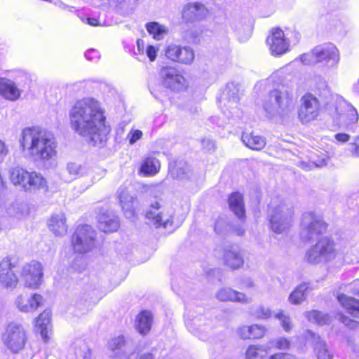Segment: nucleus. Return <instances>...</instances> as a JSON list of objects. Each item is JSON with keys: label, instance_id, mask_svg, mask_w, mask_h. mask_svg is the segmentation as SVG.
<instances>
[{"label": "nucleus", "instance_id": "1", "mask_svg": "<svg viewBox=\"0 0 359 359\" xmlns=\"http://www.w3.org/2000/svg\"><path fill=\"white\" fill-rule=\"evenodd\" d=\"M69 118L72 128L88 137L94 146L101 147L107 140L110 127L99 101L91 97L76 101L69 111Z\"/></svg>", "mask_w": 359, "mask_h": 359}, {"label": "nucleus", "instance_id": "2", "mask_svg": "<svg viewBox=\"0 0 359 359\" xmlns=\"http://www.w3.org/2000/svg\"><path fill=\"white\" fill-rule=\"evenodd\" d=\"M20 147L26 158L42 163L57 156V142L50 131L39 127L24 128L19 137Z\"/></svg>", "mask_w": 359, "mask_h": 359}, {"label": "nucleus", "instance_id": "3", "mask_svg": "<svg viewBox=\"0 0 359 359\" xmlns=\"http://www.w3.org/2000/svg\"><path fill=\"white\" fill-rule=\"evenodd\" d=\"M316 94L306 93L301 98V106L298 116L302 123H309L315 120L319 115L320 104L327 103L330 92L325 83H321L316 91Z\"/></svg>", "mask_w": 359, "mask_h": 359}, {"label": "nucleus", "instance_id": "4", "mask_svg": "<svg viewBox=\"0 0 359 359\" xmlns=\"http://www.w3.org/2000/svg\"><path fill=\"white\" fill-rule=\"evenodd\" d=\"M10 179L15 186H20L25 191L41 190L48 191L46 180L36 171H29L22 167L16 166L10 170Z\"/></svg>", "mask_w": 359, "mask_h": 359}, {"label": "nucleus", "instance_id": "5", "mask_svg": "<svg viewBox=\"0 0 359 359\" xmlns=\"http://www.w3.org/2000/svg\"><path fill=\"white\" fill-rule=\"evenodd\" d=\"M292 95L284 85L278 86L271 90L268 97L264 101L263 108L269 118L285 114L292 103Z\"/></svg>", "mask_w": 359, "mask_h": 359}, {"label": "nucleus", "instance_id": "6", "mask_svg": "<svg viewBox=\"0 0 359 359\" xmlns=\"http://www.w3.org/2000/svg\"><path fill=\"white\" fill-rule=\"evenodd\" d=\"M292 210L283 201H271L269 205L268 217L271 230L276 233L285 232L291 226Z\"/></svg>", "mask_w": 359, "mask_h": 359}, {"label": "nucleus", "instance_id": "7", "mask_svg": "<svg viewBox=\"0 0 359 359\" xmlns=\"http://www.w3.org/2000/svg\"><path fill=\"white\" fill-rule=\"evenodd\" d=\"M336 256L334 243L328 237L320 239L305 254V260L311 264L327 263Z\"/></svg>", "mask_w": 359, "mask_h": 359}, {"label": "nucleus", "instance_id": "8", "mask_svg": "<svg viewBox=\"0 0 359 359\" xmlns=\"http://www.w3.org/2000/svg\"><path fill=\"white\" fill-rule=\"evenodd\" d=\"M327 229L326 224L319 215L307 212L302 215L300 238L304 242L317 239Z\"/></svg>", "mask_w": 359, "mask_h": 359}, {"label": "nucleus", "instance_id": "9", "mask_svg": "<svg viewBox=\"0 0 359 359\" xmlns=\"http://www.w3.org/2000/svg\"><path fill=\"white\" fill-rule=\"evenodd\" d=\"M72 243L76 253L84 254L90 252L98 245L96 231L90 225H79L72 236Z\"/></svg>", "mask_w": 359, "mask_h": 359}, {"label": "nucleus", "instance_id": "10", "mask_svg": "<svg viewBox=\"0 0 359 359\" xmlns=\"http://www.w3.org/2000/svg\"><path fill=\"white\" fill-rule=\"evenodd\" d=\"M238 88L234 83H229L219 99V107L228 119L240 118L242 112L238 108Z\"/></svg>", "mask_w": 359, "mask_h": 359}, {"label": "nucleus", "instance_id": "11", "mask_svg": "<svg viewBox=\"0 0 359 359\" xmlns=\"http://www.w3.org/2000/svg\"><path fill=\"white\" fill-rule=\"evenodd\" d=\"M2 341L11 352L18 353L25 347L27 341L25 330L20 323L12 322L2 334Z\"/></svg>", "mask_w": 359, "mask_h": 359}, {"label": "nucleus", "instance_id": "12", "mask_svg": "<svg viewBox=\"0 0 359 359\" xmlns=\"http://www.w3.org/2000/svg\"><path fill=\"white\" fill-rule=\"evenodd\" d=\"M43 267L40 262L32 260L25 264L21 271V276L27 287L38 288L43 278Z\"/></svg>", "mask_w": 359, "mask_h": 359}, {"label": "nucleus", "instance_id": "13", "mask_svg": "<svg viewBox=\"0 0 359 359\" xmlns=\"http://www.w3.org/2000/svg\"><path fill=\"white\" fill-rule=\"evenodd\" d=\"M146 217L152 221L156 228L166 229L172 225V214L165 210L158 201L150 205L149 209L146 212Z\"/></svg>", "mask_w": 359, "mask_h": 359}, {"label": "nucleus", "instance_id": "14", "mask_svg": "<svg viewBox=\"0 0 359 359\" xmlns=\"http://www.w3.org/2000/svg\"><path fill=\"white\" fill-rule=\"evenodd\" d=\"M165 56L173 62L191 65L195 58V53L189 46H182L171 43L165 49Z\"/></svg>", "mask_w": 359, "mask_h": 359}, {"label": "nucleus", "instance_id": "15", "mask_svg": "<svg viewBox=\"0 0 359 359\" xmlns=\"http://www.w3.org/2000/svg\"><path fill=\"white\" fill-rule=\"evenodd\" d=\"M266 43L273 55H281L289 50L290 41L280 28L271 30V34L266 39Z\"/></svg>", "mask_w": 359, "mask_h": 359}, {"label": "nucleus", "instance_id": "16", "mask_svg": "<svg viewBox=\"0 0 359 359\" xmlns=\"http://www.w3.org/2000/svg\"><path fill=\"white\" fill-rule=\"evenodd\" d=\"M317 62H324L328 67H334L339 61V53L333 43H326L314 48Z\"/></svg>", "mask_w": 359, "mask_h": 359}, {"label": "nucleus", "instance_id": "17", "mask_svg": "<svg viewBox=\"0 0 359 359\" xmlns=\"http://www.w3.org/2000/svg\"><path fill=\"white\" fill-rule=\"evenodd\" d=\"M160 76L163 86L172 90H181L184 84L183 76L175 68L165 67L161 69Z\"/></svg>", "mask_w": 359, "mask_h": 359}, {"label": "nucleus", "instance_id": "18", "mask_svg": "<svg viewBox=\"0 0 359 359\" xmlns=\"http://www.w3.org/2000/svg\"><path fill=\"white\" fill-rule=\"evenodd\" d=\"M15 264L11 262V258L6 257L0 263V282L7 289H14L18 283V278L13 269Z\"/></svg>", "mask_w": 359, "mask_h": 359}, {"label": "nucleus", "instance_id": "19", "mask_svg": "<svg viewBox=\"0 0 359 359\" xmlns=\"http://www.w3.org/2000/svg\"><path fill=\"white\" fill-rule=\"evenodd\" d=\"M43 301V297L39 294H34L31 297H25L23 294H20L17 297L15 304L20 311L30 313L41 306Z\"/></svg>", "mask_w": 359, "mask_h": 359}, {"label": "nucleus", "instance_id": "20", "mask_svg": "<svg viewBox=\"0 0 359 359\" xmlns=\"http://www.w3.org/2000/svg\"><path fill=\"white\" fill-rule=\"evenodd\" d=\"M208 11L205 6L198 2L187 4L182 11V19L187 22H193L203 19Z\"/></svg>", "mask_w": 359, "mask_h": 359}, {"label": "nucleus", "instance_id": "21", "mask_svg": "<svg viewBox=\"0 0 359 359\" xmlns=\"http://www.w3.org/2000/svg\"><path fill=\"white\" fill-rule=\"evenodd\" d=\"M305 337L307 340H311L314 346V351L318 359H332L333 353L328 348L326 342L318 335L310 330L306 331Z\"/></svg>", "mask_w": 359, "mask_h": 359}, {"label": "nucleus", "instance_id": "22", "mask_svg": "<svg viewBox=\"0 0 359 359\" xmlns=\"http://www.w3.org/2000/svg\"><path fill=\"white\" fill-rule=\"evenodd\" d=\"M21 93L14 81L6 78H0V95L2 97L15 101L19 99Z\"/></svg>", "mask_w": 359, "mask_h": 359}, {"label": "nucleus", "instance_id": "23", "mask_svg": "<svg viewBox=\"0 0 359 359\" xmlns=\"http://www.w3.org/2000/svg\"><path fill=\"white\" fill-rule=\"evenodd\" d=\"M87 172L86 168L74 162L67 163L66 168L62 171L60 178L65 182H71L83 176Z\"/></svg>", "mask_w": 359, "mask_h": 359}, {"label": "nucleus", "instance_id": "24", "mask_svg": "<svg viewBox=\"0 0 359 359\" xmlns=\"http://www.w3.org/2000/svg\"><path fill=\"white\" fill-rule=\"evenodd\" d=\"M98 228L105 233L116 231L119 227L118 217L111 212H103L97 217Z\"/></svg>", "mask_w": 359, "mask_h": 359}, {"label": "nucleus", "instance_id": "25", "mask_svg": "<svg viewBox=\"0 0 359 359\" xmlns=\"http://www.w3.org/2000/svg\"><path fill=\"white\" fill-rule=\"evenodd\" d=\"M109 348L114 352V354H132L130 347L132 341L126 339L124 336L119 335L111 339L108 343Z\"/></svg>", "mask_w": 359, "mask_h": 359}, {"label": "nucleus", "instance_id": "26", "mask_svg": "<svg viewBox=\"0 0 359 359\" xmlns=\"http://www.w3.org/2000/svg\"><path fill=\"white\" fill-rule=\"evenodd\" d=\"M216 297L221 302H248L249 299L242 292H237L229 287H224L220 289Z\"/></svg>", "mask_w": 359, "mask_h": 359}, {"label": "nucleus", "instance_id": "27", "mask_svg": "<svg viewBox=\"0 0 359 359\" xmlns=\"http://www.w3.org/2000/svg\"><path fill=\"white\" fill-rule=\"evenodd\" d=\"M119 203L126 217L130 218L134 215L133 208V197L131 196L126 187H120L117 191Z\"/></svg>", "mask_w": 359, "mask_h": 359}, {"label": "nucleus", "instance_id": "28", "mask_svg": "<svg viewBox=\"0 0 359 359\" xmlns=\"http://www.w3.org/2000/svg\"><path fill=\"white\" fill-rule=\"evenodd\" d=\"M229 205L231 210L240 219L245 217L243 198L239 192H233L229 197Z\"/></svg>", "mask_w": 359, "mask_h": 359}, {"label": "nucleus", "instance_id": "29", "mask_svg": "<svg viewBox=\"0 0 359 359\" xmlns=\"http://www.w3.org/2000/svg\"><path fill=\"white\" fill-rule=\"evenodd\" d=\"M50 230L56 236H63L67 231L66 218L62 212L52 215L48 222Z\"/></svg>", "mask_w": 359, "mask_h": 359}, {"label": "nucleus", "instance_id": "30", "mask_svg": "<svg viewBox=\"0 0 359 359\" xmlns=\"http://www.w3.org/2000/svg\"><path fill=\"white\" fill-rule=\"evenodd\" d=\"M337 298L341 306L351 316L359 317V300L344 294H338Z\"/></svg>", "mask_w": 359, "mask_h": 359}, {"label": "nucleus", "instance_id": "31", "mask_svg": "<svg viewBox=\"0 0 359 359\" xmlns=\"http://www.w3.org/2000/svg\"><path fill=\"white\" fill-rule=\"evenodd\" d=\"M224 259L225 264L232 269H238L243 264V257L234 246L231 247V249H225Z\"/></svg>", "mask_w": 359, "mask_h": 359}, {"label": "nucleus", "instance_id": "32", "mask_svg": "<svg viewBox=\"0 0 359 359\" xmlns=\"http://www.w3.org/2000/svg\"><path fill=\"white\" fill-rule=\"evenodd\" d=\"M153 316L150 311H143L136 318L135 327L141 334H147L151 327Z\"/></svg>", "mask_w": 359, "mask_h": 359}, {"label": "nucleus", "instance_id": "33", "mask_svg": "<svg viewBox=\"0 0 359 359\" xmlns=\"http://www.w3.org/2000/svg\"><path fill=\"white\" fill-rule=\"evenodd\" d=\"M231 231L239 236L244 235L245 230L241 224L236 226L227 223L224 217H220L215 224V231L217 233H222L225 231Z\"/></svg>", "mask_w": 359, "mask_h": 359}, {"label": "nucleus", "instance_id": "34", "mask_svg": "<svg viewBox=\"0 0 359 359\" xmlns=\"http://www.w3.org/2000/svg\"><path fill=\"white\" fill-rule=\"evenodd\" d=\"M50 311L46 309L39 316L36 320V327L40 332L44 341H46L48 338V332L50 323Z\"/></svg>", "mask_w": 359, "mask_h": 359}, {"label": "nucleus", "instance_id": "35", "mask_svg": "<svg viewBox=\"0 0 359 359\" xmlns=\"http://www.w3.org/2000/svg\"><path fill=\"white\" fill-rule=\"evenodd\" d=\"M243 142L250 149L260 150L266 145L265 139L253 133H243L241 136Z\"/></svg>", "mask_w": 359, "mask_h": 359}, {"label": "nucleus", "instance_id": "36", "mask_svg": "<svg viewBox=\"0 0 359 359\" xmlns=\"http://www.w3.org/2000/svg\"><path fill=\"white\" fill-rule=\"evenodd\" d=\"M169 172L173 178L185 179L189 177V165L184 161H175L169 164Z\"/></svg>", "mask_w": 359, "mask_h": 359}, {"label": "nucleus", "instance_id": "37", "mask_svg": "<svg viewBox=\"0 0 359 359\" xmlns=\"http://www.w3.org/2000/svg\"><path fill=\"white\" fill-rule=\"evenodd\" d=\"M145 28L148 33L157 41L163 39L169 32L168 27L161 25L158 22H147L145 25Z\"/></svg>", "mask_w": 359, "mask_h": 359}, {"label": "nucleus", "instance_id": "38", "mask_svg": "<svg viewBox=\"0 0 359 359\" xmlns=\"http://www.w3.org/2000/svg\"><path fill=\"white\" fill-rule=\"evenodd\" d=\"M160 166V162L156 158L149 156L143 160L140 171L144 176L152 175L158 172Z\"/></svg>", "mask_w": 359, "mask_h": 359}, {"label": "nucleus", "instance_id": "39", "mask_svg": "<svg viewBox=\"0 0 359 359\" xmlns=\"http://www.w3.org/2000/svg\"><path fill=\"white\" fill-rule=\"evenodd\" d=\"M98 301L99 298L93 297L90 293H84L76 300V306L84 313L91 309Z\"/></svg>", "mask_w": 359, "mask_h": 359}, {"label": "nucleus", "instance_id": "40", "mask_svg": "<svg viewBox=\"0 0 359 359\" xmlns=\"http://www.w3.org/2000/svg\"><path fill=\"white\" fill-rule=\"evenodd\" d=\"M309 289H310V287L308 283H304L300 284L290 294V302L292 304H299L302 302L306 298Z\"/></svg>", "mask_w": 359, "mask_h": 359}, {"label": "nucleus", "instance_id": "41", "mask_svg": "<svg viewBox=\"0 0 359 359\" xmlns=\"http://www.w3.org/2000/svg\"><path fill=\"white\" fill-rule=\"evenodd\" d=\"M305 316L309 321L319 325H327L331 321V317L328 314L316 310L306 312Z\"/></svg>", "mask_w": 359, "mask_h": 359}, {"label": "nucleus", "instance_id": "42", "mask_svg": "<svg viewBox=\"0 0 359 359\" xmlns=\"http://www.w3.org/2000/svg\"><path fill=\"white\" fill-rule=\"evenodd\" d=\"M267 353L265 346H250L245 353L246 359H263Z\"/></svg>", "mask_w": 359, "mask_h": 359}, {"label": "nucleus", "instance_id": "43", "mask_svg": "<svg viewBox=\"0 0 359 359\" xmlns=\"http://www.w3.org/2000/svg\"><path fill=\"white\" fill-rule=\"evenodd\" d=\"M7 213L9 217L20 219L24 217L25 210L24 208L21 205L14 203L8 208Z\"/></svg>", "mask_w": 359, "mask_h": 359}, {"label": "nucleus", "instance_id": "44", "mask_svg": "<svg viewBox=\"0 0 359 359\" xmlns=\"http://www.w3.org/2000/svg\"><path fill=\"white\" fill-rule=\"evenodd\" d=\"M275 318L278 319L280 322L283 329L286 332H289L292 329V324L290 318L283 313V311H279L275 314Z\"/></svg>", "mask_w": 359, "mask_h": 359}, {"label": "nucleus", "instance_id": "45", "mask_svg": "<svg viewBox=\"0 0 359 359\" xmlns=\"http://www.w3.org/2000/svg\"><path fill=\"white\" fill-rule=\"evenodd\" d=\"M275 347L280 350H289L290 348V341L285 337H279L271 342Z\"/></svg>", "mask_w": 359, "mask_h": 359}, {"label": "nucleus", "instance_id": "46", "mask_svg": "<svg viewBox=\"0 0 359 359\" xmlns=\"http://www.w3.org/2000/svg\"><path fill=\"white\" fill-rule=\"evenodd\" d=\"M302 64L306 65H311L317 63L316 60V54H314V48L311 53H304L300 56Z\"/></svg>", "mask_w": 359, "mask_h": 359}, {"label": "nucleus", "instance_id": "47", "mask_svg": "<svg viewBox=\"0 0 359 359\" xmlns=\"http://www.w3.org/2000/svg\"><path fill=\"white\" fill-rule=\"evenodd\" d=\"M272 315L271 311L269 308L259 306L255 312V316L260 319H267Z\"/></svg>", "mask_w": 359, "mask_h": 359}, {"label": "nucleus", "instance_id": "48", "mask_svg": "<svg viewBox=\"0 0 359 359\" xmlns=\"http://www.w3.org/2000/svg\"><path fill=\"white\" fill-rule=\"evenodd\" d=\"M266 329L264 326L259 325H251V338H261L264 336Z\"/></svg>", "mask_w": 359, "mask_h": 359}, {"label": "nucleus", "instance_id": "49", "mask_svg": "<svg viewBox=\"0 0 359 359\" xmlns=\"http://www.w3.org/2000/svg\"><path fill=\"white\" fill-rule=\"evenodd\" d=\"M339 102H343L344 104H346L348 108H350V114H349V124H355L358 121V114L356 109L351 105L346 104L344 100H340Z\"/></svg>", "mask_w": 359, "mask_h": 359}, {"label": "nucleus", "instance_id": "50", "mask_svg": "<svg viewBox=\"0 0 359 359\" xmlns=\"http://www.w3.org/2000/svg\"><path fill=\"white\" fill-rule=\"evenodd\" d=\"M85 57L89 61L96 62L100 57V53L96 49H89L85 52Z\"/></svg>", "mask_w": 359, "mask_h": 359}, {"label": "nucleus", "instance_id": "51", "mask_svg": "<svg viewBox=\"0 0 359 359\" xmlns=\"http://www.w3.org/2000/svg\"><path fill=\"white\" fill-rule=\"evenodd\" d=\"M137 51H135L134 54L137 55L136 58L141 61L142 58L139 55L143 57L144 53V42L142 39H139L137 40Z\"/></svg>", "mask_w": 359, "mask_h": 359}, {"label": "nucleus", "instance_id": "52", "mask_svg": "<svg viewBox=\"0 0 359 359\" xmlns=\"http://www.w3.org/2000/svg\"><path fill=\"white\" fill-rule=\"evenodd\" d=\"M157 51L158 48L152 45L147 46L145 52L150 61L153 62L156 60Z\"/></svg>", "mask_w": 359, "mask_h": 359}, {"label": "nucleus", "instance_id": "53", "mask_svg": "<svg viewBox=\"0 0 359 359\" xmlns=\"http://www.w3.org/2000/svg\"><path fill=\"white\" fill-rule=\"evenodd\" d=\"M129 138V142L130 144H133L135 143L137 140L142 138V132L140 130H135L133 131H131L128 135Z\"/></svg>", "mask_w": 359, "mask_h": 359}, {"label": "nucleus", "instance_id": "54", "mask_svg": "<svg viewBox=\"0 0 359 359\" xmlns=\"http://www.w3.org/2000/svg\"><path fill=\"white\" fill-rule=\"evenodd\" d=\"M339 320L346 326L353 329L358 325V323L352 319H350L348 317L345 316L344 315L339 316Z\"/></svg>", "mask_w": 359, "mask_h": 359}, {"label": "nucleus", "instance_id": "55", "mask_svg": "<svg viewBox=\"0 0 359 359\" xmlns=\"http://www.w3.org/2000/svg\"><path fill=\"white\" fill-rule=\"evenodd\" d=\"M251 326H243L238 330L239 336L243 339L251 338Z\"/></svg>", "mask_w": 359, "mask_h": 359}, {"label": "nucleus", "instance_id": "56", "mask_svg": "<svg viewBox=\"0 0 359 359\" xmlns=\"http://www.w3.org/2000/svg\"><path fill=\"white\" fill-rule=\"evenodd\" d=\"M349 151L353 156L359 157V136L350 144Z\"/></svg>", "mask_w": 359, "mask_h": 359}, {"label": "nucleus", "instance_id": "57", "mask_svg": "<svg viewBox=\"0 0 359 359\" xmlns=\"http://www.w3.org/2000/svg\"><path fill=\"white\" fill-rule=\"evenodd\" d=\"M9 150L6 143L0 140V162H2L8 154Z\"/></svg>", "mask_w": 359, "mask_h": 359}, {"label": "nucleus", "instance_id": "58", "mask_svg": "<svg viewBox=\"0 0 359 359\" xmlns=\"http://www.w3.org/2000/svg\"><path fill=\"white\" fill-rule=\"evenodd\" d=\"M72 268L75 271H78L79 272L82 271L85 269V265L83 264V258L78 257L75 260V262L72 264Z\"/></svg>", "mask_w": 359, "mask_h": 359}, {"label": "nucleus", "instance_id": "59", "mask_svg": "<svg viewBox=\"0 0 359 359\" xmlns=\"http://www.w3.org/2000/svg\"><path fill=\"white\" fill-rule=\"evenodd\" d=\"M326 163H325V160L323 159L321 161L319 162V163H316L314 162H313L312 163H305V162H302V163H301L300 166L302 168H304V169L310 170L311 168H313V167H322V166H323Z\"/></svg>", "mask_w": 359, "mask_h": 359}, {"label": "nucleus", "instance_id": "60", "mask_svg": "<svg viewBox=\"0 0 359 359\" xmlns=\"http://www.w3.org/2000/svg\"><path fill=\"white\" fill-rule=\"evenodd\" d=\"M269 359H297L295 356L287 353H278L271 355Z\"/></svg>", "mask_w": 359, "mask_h": 359}, {"label": "nucleus", "instance_id": "61", "mask_svg": "<svg viewBox=\"0 0 359 359\" xmlns=\"http://www.w3.org/2000/svg\"><path fill=\"white\" fill-rule=\"evenodd\" d=\"M335 139L341 143L346 142L349 140L350 136L346 133H337L334 135Z\"/></svg>", "mask_w": 359, "mask_h": 359}, {"label": "nucleus", "instance_id": "62", "mask_svg": "<svg viewBox=\"0 0 359 359\" xmlns=\"http://www.w3.org/2000/svg\"><path fill=\"white\" fill-rule=\"evenodd\" d=\"M202 145L203 148L208 150H212L215 148V143L212 140L209 139H204L202 140Z\"/></svg>", "mask_w": 359, "mask_h": 359}, {"label": "nucleus", "instance_id": "63", "mask_svg": "<svg viewBox=\"0 0 359 359\" xmlns=\"http://www.w3.org/2000/svg\"><path fill=\"white\" fill-rule=\"evenodd\" d=\"M86 22L90 25V26H99L100 24L99 23V21L97 19L95 18H86Z\"/></svg>", "mask_w": 359, "mask_h": 359}, {"label": "nucleus", "instance_id": "64", "mask_svg": "<svg viewBox=\"0 0 359 359\" xmlns=\"http://www.w3.org/2000/svg\"><path fill=\"white\" fill-rule=\"evenodd\" d=\"M111 359H130V354H114Z\"/></svg>", "mask_w": 359, "mask_h": 359}]
</instances>
